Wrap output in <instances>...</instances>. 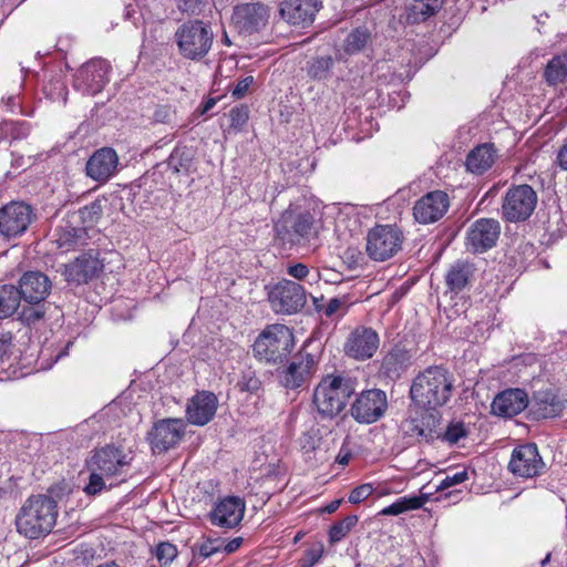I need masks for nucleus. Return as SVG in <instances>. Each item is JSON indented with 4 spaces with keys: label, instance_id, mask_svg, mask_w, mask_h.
I'll list each match as a JSON object with an SVG mask.
<instances>
[{
    "label": "nucleus",
    "instance_id": "49",
    "mask_svg": "<svg viewBox=\"0 0 567 567\" xmlns=\"http://www.w3.org/2000/svg\"><path fill=\"white\" fill-rule=\"evenodd\" d=\"M178 10L190 16H199L205 8V0H176Z\"/></svg>",
    "mask_w": 567,
    "mask_h": 567
},
{
    "label": "nucleus",
    "instance_id": "4",
    "mask_svg": "<svg viewBox=\"0 0 567 567\" xmlns=\"http://www.w3.org/2000/svg\"><path fill=\"white\" fill-rule=\"evenodd\" d=\"M354 391V382L350 378L343 374L324 375L312 393L316 419L332 421L338 417L347 408Z\"/></svg>",
    "mask_w": 567,
    "mask_h": 567
},
{
    "label": "nucleus",
    "instance_id": "37",
    "mask_svg": "<svg viewBox=\"0 0 567 567\" xmlns=\"http://www.w3.org/2000/svg\"><path fill=\"white\" fill-rule=\"evenodd\" d=\"M371 42V32L367 27H358L351 30L343 41L346 53L353 55L361 52Z\"/></svg>",
    "mask_w": 567,
    "mask_h": 567
},
{
    "label": "nucleus",
    "instance_id": "25",
    "mask_svg": "<svg viewBox=\"0 0 567 567\" xmlns=\"http://www.w3.org/2000/svg\"><path fill=\"white\" fill-rule=\"evenodd\" d=\"M218 399L210 391H198L187 402L185 409L186 421L195 426L208 424L215 416Z\"/></svg>",
    "mask_w": 567,
    "mask_h": 567
},
{
    "label": "nucleus",
    "instance_id": "50",
    "mask_svg": "<svg viewBox=\"0 0 567 567\" xmlns=\"http://www.w3.org/2000/svg\"><path fill=\"white\" fill-rule=\"evenodd\" d=\"M373 492L374 487L371 483L361 484L350 492L348 501L351 504H360L369 496H371Z\"/></svg>",
    "mask_w": 567,
    "mask_h": 567
},
{
    "label": "nucleus",
    "instance_id": "42",
    "mask_svg": "<svg viewBox=\"0 0 567 567\" xmlns=\"http://www.w3.org/2000/svg\"><path fill=\"white\" fill-rule=\"evenodd\" d=\"M102 214L103 208L101 199H95L79 209L80 219L86 226H93L96 224L101 219Z\"/></svg>",
    "mask_w": 567,
    "mask_h": 567
},
{
    "label": "nucleus",
    "instance_id": "45",
    "mask_svg": "<svg viewBox=\"0 0 567 567\" xmlns=\"http://www.w3.org/2000/svg\"><path fill=\"white\" fill-rule=\"evenodd\" d=\"M249 118V110L246 105H238L229 111L230 127L241 131Z\"/></svg>",
    "mask_w": 567,
    "mask_h": 567
},
{
    "label": "nucleus",
    "instance_id": "64",
    "mask_svg": "<svg viewBox=\"0 0 567 567\" xmlns=\"http://www.w3.org/2000/svg\"><path fill=\"white\" fill-rule=\"evenodd\" d=\"M12 165L17 166V167H21L23 165V157L20 156L18 158H14L13 162H12Z\"/></svg>",
    "mask_w": 567,
    "mask_h": 567
},
{
    "label": "nucleus",
    "instance_id": "52",
    "mask_svg": "<svg viewBox=\"0 0 567 567\" xmlns=\"http://www.w3.org/2000/svg\"><path fill=\"white\" fill-rule=\"evenodd\" d=\"M287 274L297 280H302L309 275V268L307 265L298 262L288 266Z\"/></svg>",
    "mask_w": 567,
    "mask_h": 567
},
{
    "label": "nucleus",
    "instance_id": "40",
    "mask_svg": "<svg viewBox=\"0 0 567 567\" xmlns=\"http://www.w3.org/2000/svg\"><path fill=\"white\" fill-rule=\"evenodd\" d=\"M349 310V305L346 297L331 298L326 302L322 308V316L327 319L339 320L343 318Z\"/></svg>",
    "mask_w": 567,
    "mask_h": 567
},
{
    "label": "nucleus",
    "instance_id": "13",
    "mask_svg": "<svg viewBox=\"0 0 567 567\" xmlns=\"http://www.w3.org/2000/svg\"><path fill=\"white\" fill-rule=\"evenodd\" d=\"M35 217L31 205L22 200H11L0 207V235L7 240L23 236Z\"/></svg>",
    "mask_w": 567,
    "mask_h": 567
},
{
    "label": "nucleus",
    "instance_id": "48",
    "mask_svg": "<svg viewBox=\"0 0 567 567\" xmlns=\"http://www.w3.org/2000/svg\"><path fill=\"white\" fill-rule=\"evenodd\" d=\"M468 480L467 470L457 471L453 474H447L436 486L437 491H444L452 486L464 483Z\"/></svg>",
    "mask_w": 567,
    "mask_h": 567
},
{
    "label": "nucleus",
    "instance_id": "9",
    "mask_svg": "<svg viewBox=\"0 0 567 567\" xmlns=\"http://www.w3.org/2000/svg\"><path fill=\"white\" fill-rule=\"evenodd\" d=\"M310 342L302 344L291 361L278 371L279 383L289 390H296L309 383L319 363V352H310Z\"/></svg>",
    "mask_w": 567,
    "mask_h": 567
},
{
    "label": "nucleus",
    "instance_id": "51",
    "mask_svg": "<svg viewBox=\"0 0 567 567\" xmlns=\"http://www.w3.org/2000/svg\"><path fill=\"white\" fill-rule=\"evenodd\" d=\"M254 83V78L251 75H248L241 80H239L235 87L231 91V95L235 99H241L246 95L248 92L250 85Z\"/></svg>",
    "mask_w": 567,
    "mask_h": 567
},
{
    "label": "nucleus",
    "instance_id": "18",
    "mask_svg": "<svg viewBox=\"0 0 567 567\" xmlns=\"http://www.w3.org/2000/svg\"><path fill=\"white\" fill-rule=\"evenodd\" d=\"M103 268L104 265L99 258V252L91 249L65 264L62 275L69 284L82 285L97 277Z\"/></svg>",
    "mask_w": 567,
    "mask_h": 567
},
{
    "label": "nucleus",
    "instance_id": "56",
    "mask_svg": "<svg viewBox=\"0 0 567 567\" xmlns=\"http://www.w3.org/2000/svg\"><path fill=\"white\" fill-rule=\"evenodd\" d=\"M2 102L6 103L8 110L10 112H14L16 109H19L20 107V102H19V95H9L7 99L2 97Z\"/></svg>",
    "mask_w": 567,
    "mask_h": 567
},
{
    "label": "nucleus",
    "instance_id": "8",
    "mask_svg": "<svg viewBox=\"0 0 567 567\" xmlns=\"http://www.w3.org/2000/svg\"><path fill=\"white\" fill-rule=\"evenodd\" d=\"M295 347L292 330L285 324L267 326L255 340L254 354L260 361L279 364L285 362Z\"/></svg>",
    "mask_w": 567,
    "mask_h": 567
},
{
    "label": "nucleus",
    "instance_id": "44",
    "mask_svg": "<svg viewBox=\"0 0 567 567\" xmlns=\"http://www.w3.org/2000/svg\"><path fill=\"white\" fill-rule=\"evenodd\" d=\"M155 557L162 566L169 565L178 554L177 547L169 542H161L155 549Z\"/></svg>",
    "mask_w": 567,
    "mask_h": 567
},
{
    "label": "nucleus",
    "instance_id": "34",
    "mask_svg": "<svg viewBox=\"0 0 567 567\" xmlns=\"http://www.w3.org/2000/svg\"><path fill=\"white\" fill-rule=\"evenodd\" d=\"M429 501L427 494L408 495L398 498L389 506L383 507L378 515L380 516H398L409 511L421 508Z\"/></svg>",
    "mask_w": 567,
    "mask_h": 567
},
{
    "label": "nucleus",
    "instance_id": "11",
    "mask_svg": "<svg viewBox=\"0 0 567 567\" xmlns=\"http://www.w3.org/2000/svg\"><path fill=\"white\" fill-rule=\"evenodd\" d=\"M266 290L270 308L277 315H295L301 311L307 302L305 288L289 279L268 285Z\"/></svg>",
    "mask_w": 567,
    "mask_h": 567
},
{
    "label": "nucleus",
    "instance_id": "54",
    "mask_svg": "<svg viewBox=\"0 0 567 567\" xmlns=\"http://www.w3.org/2000/svg\"><path fill=\"white\" fill-rule=\"evenodd\" d=\"M218 550H219V547L216 545V542L210 540V539L204 542L198 547V554H199V556H202L204 558H208V557L213 556Z\"/></svg>",
    "mask_w": 567,
    "mask_h": 567
},
{
    "label": "nucleus",
    "instance_id": "16",
    "mask_svg": "<svg viewBox=\"0 0 567 567\" xmlns=\"http://www.w3.org/2000/svg\"><path fill=\"white\" fill-rule=\"evenodd\" d=\"M111 64L101 58L83 64L74 79V89L84 95H96L110 81Z\"/></svg>",
    "mask_w": 567,
    "mask_h": 567
},
{
    "label": "nucleus",
    "instance_id": "33",
    "mask_svg": "<svg viewBox=\"0 0 567 567\" xmlns=\"http://www.w3.org/2000/svg\"><path fill=\"white\" fill-rule=\"evenodd\" d=\"M444 0H412L406 6L409 23L424 22L435 16L443 7Z\"/></svg>",
    "mask_w": 567,
    "mask_h": 567
},
{
    "label": "nucleus",
    "instance_id": "59",
    "mask_svg": "<svg viewBox=\"0 0 567 567\" xmlns=\"http://www.w3.org/2000/svg\"><path fill=\"white\" fill-rule=\"evenodd\" d=\"M240 544H241V538H234L226 545L225 550L227 553H233L240 546Z\"/></svg>",
    "mask_w": 567,
    "mask_h": 567
},
{
    "label": "nucleus",
    "instance_id": "62",
    "mask_svg": "<svg viewBox=\"0 0 567 567\" xmlns=\"http://www.w3.org/2000/svg\"><path fill=\"white\" fill-rule=\"evenodd\" d=\"M216 102H217V101H216V99H214V97H209V99L205 102V104H204V107H203V111H202V112H203V113H207L208 111H210V110L215 106Z\"/></svg>",
    "mask_w": 567,
    "mask_h": 567
},
{
    "label": "nucleus",
    "instance_id": "63",
    "mask_svg": "<svg viewBox=\"0 0 567 567\" xmlns=\"http://www.w3.org/2000/svg\"><path fill=\"white\" fill-rule=\"evenodd\" d=\"M519 249H523L524 251H529L530 255H534V247L529 243L520 244Z\"/></svg>",
    "mask_w": 567,
    "mask_h": 567
},
{
    "label": "nucleus",
    "instance_id": "3",
    "mask_svg": "<svg viewBox=\"0 0 567 567\" xmlns=\"http://www.w3.org/2000/svg\"><path fill=\"white\" fill-rule=\"evenodd\" d=\"M323 228L321 213L289 206L274 224L275 236L284 245L303 246L318 238Z\"/></svg>",
    "mask_w": 567,
    "mask_h": 567
},
{
    "label": "nucleus",
    "instance_id": "26",
    "mask_svg": "<svg viewBox=\"0 0 567 567\" xmlns=\"http://www.w3.org/2000/svg\"><path fill=\"white\" fill-rule=\"evenodd\" d=\"M118 155L111 147L96 150L85 164V175L100 184L107 183L117 172Z\"/></svg>",
    "mask_w": 567,
    "mask_h": 567
},
{
    "label": "nucleus",
    "instance_id": "19",
    "mask_svg": "<svg viewBox=\"0 0 567 567\" xmlns=\"http://www.w3.org/2000/svg\"><path fill=\"white\" fill-rule=\"evenodd\" d=\"M269 16L268 6L261 2H249L236 6L231 20L240 33L252 34L267 25Z\"/></svg>",
    "mask_w": 567,
    "mask_h": 567
},
{
    "label": "nucleus",
    "instance_id": "53",
    "mask_svg": "<svg viewBox=\"0 0 567 567\" xmlns=\"http://www.w3.org/2000/svg\"><path fill=\"white\" fill-rule=\"evenodd\" d=\"M555 163L561 171L567 172V137L557 151Z\"/></svg>",
    "mask_w": 567,
    "mask_h": 567
},
{
    "label": "nucleus",
    "instance_id": "30",
    "mask_svg": "<svg viewBox=\"0 0 567 567\" xmlns=\"http://www.w3.org/2000/svg\"><path fill=\"white\" fill-rule=\"evenodd\" d=\"M498 157L497 150L493 143H483L475 146L466 156L465 166L468 172L482 175L487 172Z\"/></svg>",
    "mask_w": 567,
    "mask_h": 567
},
{
    "label": "nucleus",
    "instance_id": "17",
    "mask_svg": "<svg viewBox=\"0 0 567 567\" xmlns=\"http://www.w3.org/2000/svg\"><path fill=\"white\" fill-rule=\"evenodd\" d=\"M322 7L321 0H280L278 11L286 23L305 29L313 23Z\"/></svg>",
    "mask_w": 567,
    "mask_h": 567
},
{
    "label": "nucleus",
    "instance_id": "31",
    "mask_svg": "<svg viewBox=\"0 0 567 567\" xmlns=\"http://www.w3.org/2000/svg\"><path fill=\"white\" fill-rule=\"evenodd\" d=\"M437 424L439 420L432 413H424L406 420L403 426L406 435L420 441L431 442L440 437Z\"/></svg>",
    "mask_w": 567,
    "mask_h": 567
},
{
    "label": "nucleus",
    "instance_id": "15",
    "mask_svg": "<svg viewBox=\"0 0 567 567\" xmlns=\"http://www.w3.org/2000/svg\"><path fill=\"white\" fill-rule=\"evenodd\" d=\"M185 433L186 423L183 419L167 417L153 423L146 440L154 454H162L176 447Z\"/></svg>",
    "mask_w": 567,
    "mask_h": 567
},
{
    "label": "nucleus",
    "instance_id": "6",
    "mask_svg": "<svg viewBox=\"0 0 567 567\" xmlns=\"http://www.w3.org/2000/svg\"><path fill=\"white\" fill-rule=\"evenodd\" d=\"M52 282L47 275L41 271H27L19 279L20 298L25 305H22L19 312V320L25 324H34L40 321L45 312V299L50 295Z\"/></svg>",
    "mask_w": 567,
    "mask_h": 567
},
{
    "label": "nucleus",
    "instance_id": "61",
    "mask_svg": "<svg viewBox=\"0 0 567 567\" xmlns=\"http://www.w3.org/2000/svg\"><path fill=\"white\" fill-rule=\"evenodd\" d=\"M326 306L323 297L321 298H313V307L315 310L322 315V308Z\"/></svg>",
    "mask_w": 567,
    "mask_h": 567
},
{
    "label": "nucleus",
    "instance_id": "36",
    "mask_svg": "<svg viewBox=\"0 0 567 567\" xmlns=\"http://www.w3.org/2000/svg\"><path fill=\"white\" fill-rule=\"evenodd\" d=\"M17 287L13 285L0 286V318H9L20 312L22 305Z\"/></svg>",
    "mask_w": 567,
    "mask_h": 567
},
{
    "label": "nucleus",
    "instance_id": "35",
    "mask_svg": "<svg viewBox=\"0 0 567 567\" xmlns=\"http://www.w3.org/2000/svg\"><path fill=\"white\" fill-rule=\"evenodd\" d=\"M194 154L187 146H176L167 158V166L173 174L188 175L192 172Z\"/></svg>",
    "mask_w": 567,
    "mask_h": 567
},
{
    "label": "nucleus",
    "instance_id": "22",
    "mask_svg": "<svg viewBox=\"0 0 567 567\" xmlns=\"http://www.w3.org/2000/svg\"><path fill=\"white\" fill-rule=\"evenodd\" d=\"M380 344L379 334L369 327H357L347 338L343 351L347 357L357 361L371 359Z\"/></svg>",
    "mask_w": 567,
    "mask_h": 567
},
{
    "label": "nucleus",
    "instance_id": "28",
    "mask_svg": "<svg viewBox=\"0 0 567 567\" xmlns=\"http://www.w3.org/2000/svg\"><path fill=\"white\" fill-rule=\"evenodd\" d=\"M529 399L527 393L518 388H512L498 393L492 402L493 414L502 417H513L526 408Z\"/></svg>",
    "mask_w": 567,
    "mask_h": 567
},
{
    "label": "nucleus",
    "instance_id": "55",
    "mask_svg": "<svg viewBox=\"0 0 567 567\" xmlns=\"http://www.w3.org/2000/svg\"><path fill=\"white\" fill-rule=\"evenodd\" d=\"M12 342L11 337H2L0 338V361H3L11 351Z\"/></svg>",
    "mask_w": 567,
    "mask_h": 567
},
{
    "label": "nucleus",
    "instance_id": "10",
    "mask_svg": "<svg viewBox=\"0 0 567 567\" xmlns=\"http://www.w3.org/2000/svg\"><path fill=\"white\" fill-rule=\"evenodd\" d=\"M537 202V193L530 185L511 186L503 197L501 216L508 223L525 221L533 215Z\"/></svg>",
    "mask_w": 567,
    "mask_h": 567
},
{
    "label": "nucleus",
    "instance_id": "41",
    "mask_svg": "<svg viewBox=\"0 0 567 567\" xmlns=\"http://www.w3.org/2000/svg\"><path fill=\"white\" fill-rule=\"evenodd\" d=\"M332 65L333 60L329 55L316 58L308 65V74L312 79L323 80L329 75Z\"/></svg>",
    "mask_w": 567,
    "mask_h": 567
},
{
    "label": "nucleus",
    "instance_id": "1",
    "mask_svg": "<svg viewBox=\"0 0 567 567\" xmlns=\"http://www.w3.org/2000/svg\"><path fill=\"white\" fill-rule=\"evenodd\" d=\"M132 457L122 447L107 444L91 452L85 461L89 481L83 487L85 495L94 497L112 487L106 481L124 482Z\"/></svg>",
    "mask_w": 567,
    "mask_h": 567
},
{
    "label": "nucleus",
    "instance_id": "60",
    "mask_svg": "<svg viewBox=\"0 0 567 567\" xmlns=\"http://www.w3.org/2000/svg\"><path fill=\"white\" fill-rule=\"evenodd\" d=\"M341 502H342V499H334V501L330 502V503L324 507V512H326V513H329V514L334 513V512L339 508V506H340Z\"/></svg>",
    "mask_w": 567,
    "mask_h": 567
},
{
    "label": "nucleus",
    "instance_id": "43",
    "mask_svg": "<svg viewBox=\"0 0 567 567\" xmlns=\"http://www.w3.org/2000/svg\"><path fill=\"white\" fill-rule=\"evenodd\" d=\"M467 436V430L462 422H455L447 425L444 432H440V440L450 444H456L461 439Z\"/></svg>",
    "mask_w": 567,
    "mask_h": 567
},
{
    "label": "nucleus",
    "instance_id": "27",
    "mask_svg": "<svg viewBox=\"0 0 567 567\" xmlns=\"http://www.w3.org/2000/svg\"><path fill=\"white\" fill-rule=\"evenodd\" d=\"M244 514V501L237 496H227L216 503L209 518L214 526L234 528L241 522Z\"/></svg>",
    "mask_w": 567,
    "mask_h": 567
},
{
    "label": "nucleus",
    "instance_id": "47",
    "mask_svg": "<svg viewBox=\"0 0 567 567\" xmlns=\"http://www.w3.org/2000/svg\"><path fill=\"white\" fill-rule=\"evenodd\" d=\"M323 555V546L321 544L308 548L299 560L300 567H313L319 563Z\"/></svg>",
    "mask_w": 567,
    "mask_h": 567
},
{
    "label": "nucleus",
    "instance_id": "23",
    "mask_svg": "<svg viewBox=\"0 0 567 567\" xmlns=\"http://www.w3.org/2000/svg\"><path fill=\"white\" fill-rule=\"evenodd\" d=\"M564 400L555 389H542L533 393L528 403V417L533 421L559 416L566 409Z\"/></svg>",
    "mask_w": 567,
    "mask_h": 567
},
{
    "label": "nucleus",
    "instance_id": "20",
    "mask_svg": "<svg viewBox=\"0 0 567 567\" xmlns=\"http://www.w3.org/2000/svg\"><path fill=\"white\" fill-rule=\"evenodd\" d=\"M545 463L539 455L535 443H527L515 447L508 463V470L523 478H532L543 473Z\"/></svg>",
    "mask_w": 567,
    "mask_h": 567
},
{
    "label": "nucleus",
    "instance_id": "32",
    "mask_svg": "<svg viewBox=\"0 0 567 567\" xmlns=\"http://www.w3.org/2000/svg\"><path fill=\"white\" fill-rule=\"evenodd\" d=\"M411 365L408 350L394 347L382 359L380 372L390 380L399 379Z\"/></svg>",
    "mask_w": 567,
    "mask_h": 567
},
{
    "label": "nucleus",
    "instance_id": "5",
    "mask_svg": "<svg viewBox=\"0 0 567 567\" xmlns=\"http://www.w3.org/2000/svg\"><path fill=\"white\" fill-rule=\"evenodd\" d=\"M58 505L53 497L38 494L30 496L16 518L17 529L30 539L48 535L55 525Z\"/></svg>",
    "mask_w": 567,
    "mask_h": 567
},
{
    "label": "nucleus",
    "instance_id": "12",
    "mask_svg": "<svg viewBox=\"0 0 567 567\" xmlns=\"http://www.w3.org/2000/svg\"><path fill=\"white\" fill-rule=\"evenodd\" d=\"M403 239L396 225H377L367 235V254L374 261H385L401 250Z\"/></svg>",
    "mask_w": 567,
    "mask_h": 567
},
{
    "label": "nucleus",
    "instance_id": "24",
    "mask_svg": "<svg viewBox=\"0 0 567 567\" xmlns=\"http://www.w3.org/2000/svg\"><path fill=\"white\" fill-rule=\"evenodd\" d=\"M450 207V199L445 192L433 190L417 199L413 207V215L420 224H432L441 219Z\"/></svg>",
    "mask_w": 567,
    "mask_h": 567
},
{
    "label": "nucleus",
    "instance_id": "29",
    "mask_svg": "<svg viewBox=\"0 0 567 567\" xmlns=\"http://www.w3.org/2000/svg\"><path fill=\"white\" fill-rule=\"evenodd\" d=\"M476 270L475 264L467 259H457L452 262L445 274V285L449 291L456 295L470 287Z\"/></svg>",
    "mask_w": 567,
    "mask_h": 567
},
{
    "label": "nucleus",
    "instance_id": "7",
    "mask_svg": "<svg viewBox=\"0 0 567 567\" xmlns=\"http://www.w3.org/2000/svg\"><path fill=\"white\" fill-rule=\"evenodd\" d=\"M174 40L178 53L186 60L200 61L210 51L214 43V32L209 22L188 20L175 31Z\"/></svg>",
    "mask_w": 567,
    "mask_h": 567
},
{
    "label": "nucleus",
    "instance_id": "46",
    "mask_svg": "<svg viewBox=\"0 0 567 567\" xmlns=\"http://www.w3.org/2000/svg\"><path fill=\"white\" fill-rule=\"evenodd\" d=\"M237 386L243 392L257 393L261 388V381L251 371L244 372L237 382Z\"/></svg>",
    "mask_w": 567,
    "mask_h": 567
},
{
    "label": "nucleus",
    "instance_id": "38",
    "mask_svg": "<svg viewBox=\"0 0 567 567\" xmlns=\"http://www.w3.org/2000/svg\"><path fill=\"white\" fill-rule=\"evenodd\" d=\"M544 76L549 85L563 83L567 79V53L556 55L549 60Z\"/></svg>",
    "mask_w": 567,
    "mask_h": 567
},
{
    "label": "nucleus",
    "instance_id": "57",
    "mask_svg": "<svg viewBox=\"0 0 567 567\" xmlns=\"http://www.w3.org/2000/svg\"><path fill=\"white\" fill-rule=\"evenodd\" d=\"M351 458V453L349 451L340 450L336 457V462L340 465H347Z\"/></svg>",
    "mask_w": 567,
    "mask_h": 567
},
{
    "label": "nucleus",
    "instance_id": "21",
    "mask_svg": "<svg viewBox=\"0 0 567 567\" xmlns=\"http://www.w3.org/2000/svg\"><path fill=\"white\" fill-rule=\"evenodd\" d=\"M499 234L501 225L496 219H477L467 230L466 249L474 254L484 252L496 245Z\"/></svg>",
    "mask_w": 567,
    "mask_h": 567
},
{
    "label": "nucleus",
    "instance_id": "2",
    "mask_svg": "<svg viewBox=\"0 0 567 567\" xmlns=\"http://www.w3.org/2000/svg\"><path fill=\"white\" fill-rule=\"evenodd\" d=\"M453 374L442 365H431L420 371L410 388L411 400L425 410L444 406L455 391Z\"/></svg>",
    "mask_w": 567,
    "mask_h": 567
},
{
    "label": "nucleus",
    "instance_id": "58",
    "mask_svg": "<svg viewBox=\"0 0 567 567\" xmlns=\"http://www.w3.org/2000/svg\"><path fill=\"white\" fill-rule=\"evenodd\" d=\"M373 493H375V495L378 497H383V496L393 494L394 491L392 488H390L389 486L383 485V486H379V487L374 488Z\"/></svg>",
    "mask_w": 567,
    "mask_h": 567
},
{
    "label": "nucleus",
    "instance_id": "14",
    "mask_svg": "<svg viewBox=\"0 0 567 567\" xmlns=\"http://www.w3.org/2000/svg\"><path fill=\"white\" fill-rule=\"evenodd\" d=\"M386 393L381 389L363 390L352 401L350 415L359 424H373L381 420L388 411Z\"/></svg>",
    "mask_w": 567,
    "mask_h": 567
},
{
    "label": "nucleus",
    "instance_id": "39",
    "mask_svg": "<svg viewBox=\"0 0 567 567\" xmlns=\"http://www.w3.org/2000/svg\"><path fill=\"white\" fill-rule=\"evenodd\" d=\"M357 515H349L343 519L336 522L329 529V542L331 544H336L342 540L357 525Z\"/></svg>",
    "mask_w": 567,
    "mask_h": 567
}]
</instances>
